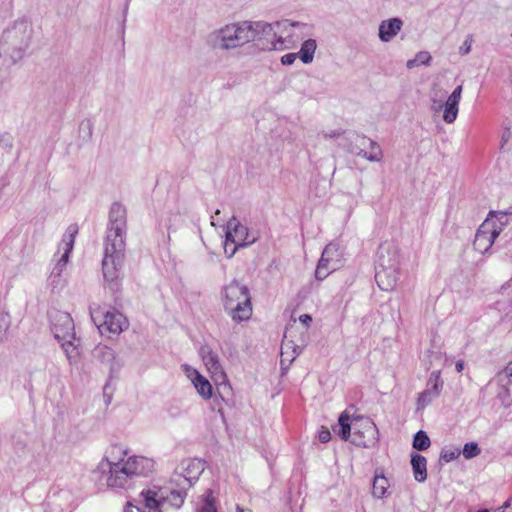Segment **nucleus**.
I'll return each mask as SVG.
<instances>
[{"label":"nucleus","mask_w":512,"mask_h":512,"mask_svg":"<svg viewBox=\"0 0 512 512\" xmlns=\"http://www.w3.org/2000/svg\"><path fill=\"white\" fill-rule=\"evenodd\" d=\"M127 456V450L111 446L98 463L96 470L105 477L109 488L125 489L138 477H148L155 471V461L142 455Z\"/></svg>","instance_id":"f257e3e1"},{"label":"nucleus","mask_w":512,"mask_h":512,"mask_svg":"<svg viewBox=\"0 0 512 512\" xmlns=\"http://www.w3.org/2000/svg\"><path fill=\"white\" fill-rule=\"evenodd\" d=\"M126 232V208L120 203H113L109 212L102 259V274L108 284H116L121 277L125 259Z\"/></svg>","instance_id":"f03ea898"},{"label":"nucleus","mask_w":512,"mask_h":512,"mask_svg":"<svg viewBox=\"0 0 512 512\" xmlns=\"http://www.w3.org/2000/svg\"><path fill=\"white\" fill-rule=\"evenodd\" d=\"M33 38V26L27 19L9 24L0 37V66L10 67L21 61Z\"/></svg>","instance_id":"7ed1b4c3"},{"label":"nucleus","mask_w":512,"mask_h":512,"mask_svg":"<svg viewBox=\"0 0 512 512\" xmlns=\"http://www.w3.org/2000/svg\"><path fill=\"white\" fill-rule=\"evenodd\" d=\"M250 21H236L212 30L206 36L209 48L219 52H229L244 47L251 42L252 32Z\"/></svg>","instance_id":"20e7f679"},{"label":"nucleus","mask_w":512,"mask_h":512,"mask_svg":"<svg viewBox=\"0 0 512 512\" xmlns=\"http://www.w3.org/2000/svg\"><path fill=\"white\" fill-rule=\"evenodd\" d=\"M225 312L235 323L248 321L252 316V302L248 287L234 280L223 286L220 293Z\"/></svg>","instance_id":"39448f33"},{"label":"nucleus","mask_w":512,"mask_h":512,"mask_svg":"<svg viewBox=\"0 0 512 512\" xmlns=\"http://www.w3.org/2000/svg\"><path fill=\"white\" fill-rule=\"evenodd\" d=\"M398 252L390 243L380 245L377 251L375 279L383 291H393L399 280Z\"/></svg>","instance_id":"423d86ee"},{"label":"nucleus","mask_w":512,"mask_h":512,"mask_svg":"<svg viewBox=\"0 0 512 512\" xmlns=\"http://www.w3.org/2000/svg\"><path fill=\"white\" fill-rule=\"evenodd\" d=\"M280 21L268 23L265 21H250L252 38L255 46L262 51L286 50L284 36L281 34Z\"/></svg>","instance_id":"0eeeda50"},{"label":"nucleus","mask_w":512,"mask_h":512,"mask_svg":"<svg viewBox=\"0 0 512 512\" xmlns=\"http://www.w3.org/2000/svg\"><path fill=\"white\" fill-rule=\"evenodd\" d=\"M78 231V225L71 224L67 227L63 234L62 241L59 245V251H63V253L57 260L49 276V283L53 289L62 285V273L68 263L70 253L73 250L75 237L78 234Z\"/></svg>","instance_id":"6e6552de"},{"label":"nucleus","mask_w":512,"mask_h":512,"mask_svg":"<svg viewBox=\"0 0 512 512\" xmlns=\"http://www.w3.org/2000/svg\"><path fill=\"white\" fill-rule=\"evenodd\" d=\"M344 264L343 253L340 245L336 242H331L325 246L322 255L318 261L315 278L318 281H323L332 272L340 269Z\"/></svg>","instance_id":"1a4fd4ad"},{"label":"nucleus","mask_w":512,"mask_h":512,"mask_svg":"<svg viewBox=\"0 0 512 512\" xmlns=\"http://www.w3.org/2000/svg\"><path fill=\"white\" fill-rule=\"evenodd\" d=\"M90 314L101 334H119L128 327L127 319L120 312L104 311L100 307H97L91 309Z\"/></svg>","instance_id":"9d476101"},{"label":"nucleus","mask_w":512,"mask_h":512,"mask_svg":"<svg viewBox=\"0 0 512 512\" xmlns=\"http://www.w3.org/2000/svg\"><path fill=\"white\" fill-rule=\"evenodd\" d=\"M353 432L351 442L359 447L371 448L376 446L379 440V432L376 424L367 417L353 418Z\"/></svg>","instance_id":"9b49d317"},{"label":"nucleus","mask_w":512,"mask_h":512,"mask_svg":"<svg viewBox=\"0 0 512 512\" xmlns=\"http://www.w3.org/2000/svg\"><path fill=\"white\" fill-rule=\"evenodd\" d=\"M255 238H250L246 226L240 224L235 218L227 223L224 242V251L228 257H232L238 247H244L252 244Z\"/></svg>","instance_id":"f8f14e48"},{"label":"nucleus","mask_w":512,"mask_h":512,"mask_svg":"<svg viewBox=\"0 0 512 512\" xmlns=\"http://www.w3.org/2000/svg\"><path fill=\"white\" fill-rule=\"evenodd\" d=\"M281 34L284 36L286 49L293 48L300 41L314 35V27L311 24L284 19L280 21Z\"/></svg>","instance_id":"ddd939ff"},{"label":"nucleus","mask_w":512,"mask_h":512,"mask_svg":"<svg viewBox=\"0 0 512 512\" xmlns=\"http://www.w3.org/2000/svg\"><path fill=\"white\" fill-rule=\"evenodd\" d=\"M350 152L369 162H380L383 159V151L379 144L365 136H356Z\"/></svg>","instance_id":"4468645a"},{"label":"nucleus","mask_w":512,"mask_h":512,"mask_svg":"<svg viewBox=\"0 0 512 512\" xmlns=\"http://www.w3.org/2000/svg\"><path fill=\"white\" fill-rule=\"evenodd\" d=\"M52 332L57 341L67 338H74L75 327L71 315L60 310L50 312Z\"/></svg>","instance_id":"2eb2a0df"},{"label":"nucleus","mask_w":512,"mask_h":512,"mask_svg":"<svg viewBox=\"0 0 512 512\" xmlns=\"http://www.w3.org/2000/svg\"><path fill=\"white\" fill-rule=\"evenodd\" d=\"M499 233L489 220L484 221L476 232L473 242L474 249L480 253L487 252Z\"/></svg>","instance_id":"dca6fc26"},{"label":"nucleus","mask_w":512,"mask_h":512,"mask_svg":"<svg viewBox=\"0 0 512 512\" xmlns=\"http://www.w3.org/2000/svg\"><path fill=\"white\" fill-rule=\"evenodd\" d=\"M443 389V380L439 370L433 371L427 381V388L418 395V409H423L437 398Z\"/></svg>","instance_id":"f3484780"},{"label":"nucleus","mask_w":512,"mask_h":512,"mask_svg":"<svg viewBox=\"0 0 512 512\" xmlns=\"http://www.w3.org/2000/svg\"><path fill=\"white\" fill-rule=\"evenodd\" d=\"M164 492L165 488L154 486L143 490L140 497L143 500L144 507L147 512H163L164 511Z\"/></svg>","instance_id":"a211bd4d"},{"label":"nucleus","mask_w":512,"mask_h":512,"mask_svg":"<svg viewBox=\"0 0 512 512\" xmlns=\"http://www.w3.org/2000/svg\"><path fill=\"white\" fill-rule=\"evenodd\" d=\"M462 92L463 86L458 85L444 102L442 118L445 123L452 124L457 119Z\"/></svg>","instance_id":"6ab92c4d"},{"label":"nucleus","mask_w":512,"mask_h":512,"mask_svg":"<svg viewBox=\"0 0 512 512\" xmlns=\"http://www.w3.org/2000/svg\"><path fill=\"white\" fill-rule=\"evenodd\" d=\"M185 375L190 379L197 393L205 400L212 397V385L196 369L189 365L182 366Z\"/></svg>","instance_id":"aec40b11"},{"label":"nucleus","mask_w":512,"mask_h":512,"mask_svg":"<svg viewBox=\"0 0 512 512\" xmlns=\"http://www.w3.org/2000/svg\"><path fill=\"white\" fill-rule=\"evenodd\" d=\"M403 24V21L398 17L381 21L378 28L380 41L384 43L392 41L402 30Z\"/></svg>","instance_id":"412c9836"},{"label":"nucleus","mask_w":512,"mask_h":512,"mask_svg":"<svg viewBox=\"0 0 512 512\" xmlns=\"http://www.w3.org/2000/svg\"><path fill=\"white\" fill-rule=\"evenodd\" d=\"M182 476L191 486L204 471V463L199 459H188L182 462Z\"/></svg>","instance_id":"4be33fe9"},{"label":"nucleus","mask_w":512,"mask_h":512,"mask_svg":"<svg viewBox=\"0 0 512 512\" xmlns=\"http://www.w3.org/2000/svg\"><path fill=\"white\" fill-rule=\"evenodd\" d=\"M202 360L208 371L216 377H224V371L220 364L218 355L213 352L209 347L201 348Z\"/></svg>","instance_id":"5701e85b"},{"label":"nucleus","mask_w":512,"mask_h":512,"mask_svg":"<svg viewBox=\"0 0 512 512\" xmlns=\"http://www.w3.org/2000/svg\"><path fill=\"white\" fill-rule=\"evenodd\" d=\"M63 349L66 358L70 365H75L79 362L81 351H80V339L74 335V338H67L58 341Z\"/></svg>","instance_id":"b1692460"},{"label":"nucleus","mask_w":512,"mask_h":512,"mask_svg":"<svg viewBox=\"0 0 512 512\" xmlns=\"http://www.w3.org/2000/svg\"><path fill=\"white\" fill-rule=\"evenodd\" d=\"M500 385L503 388L499 392V397L507 403L512 402V361L497 376Z\"/></svg>","instance_id":"393cba45"},{"label":"nucleus","mask_w":512,"mask_h":512,"mask_svg":"<svg viewBox=\"0 0 512 512\" xmlns=\"http://www.w3.org/2000/svg\"><path fill=\"white\" fill-rule=\"evenodd\" d=\"M390 481L384 476L382 471L378 469L375 471V475L372 481V496L375 499H383L390 495Z\"/></svg>","instance_id":"a878e982"},{"label":"nucleus","mask_w":512,"mask_h":512,"mask_svg":"<svg viewBox=\"0 0 512 512\" xmlns=\"http://www.w3.org/2000/svg\"><path fill=\"white\" fill-rule=\"evenodd\" d=\"M317 49V41L309 37L302 41L300 50L297 52L300 60L304 64H310L314 60V55Z\"/></svg>","instance_id":"bb28decb"},{"label":"nucleus","mask_w":512,"mask_h":512,"mask_svg":"<svg viewBox=\"0 0 512 512\" xmlns=\"http://www.w3.org/2000/svg\"><path fill=\"white\" fill-rule=\"evenodd\" d=\"M414 478L417 482H424L427 479V460L420 454H413L411 458Z\"/></svg>","instance_id":"cd10ccee"},{"label":"nucleus","mask_w":512,"mask_h":512,"mask_svg":"<svg viewBox=\"0 0 512 512\" xmlns=\"http://www.w3.org/2000/svg\"><path fill=\"white\" fill-rule=\"evenodd\" d=\"M186 498V492L185 491H178V490H167L165 488L164 492V510L166 507L170 506L172 508H180Z\"/></svg>","instance_id":"c85d7f7f"},{"label":"nucleus","mask_w":512,"mask_h":512,"mask_svg":"<svg viewBox=\"0 0 512 512\" xmlns=\"http://www.w3.org/2000/svg\"><path fill=\"white\" fill-rule=\"evenodd\" d=\"M339 429L334 431L341 437V439L347 441L350 437L352 438L353 432V419H350V416L347 412H342L338 419Z\"/></svg>","instance_id":"c756f323"},{"label":"nucleus","mask_w":512,"mask_h":512,"mask_svg":"<svg viewBox=\"0 0 512 512\" xmlns=\"http://www.w3.org/2000/svg\"><path fill=\"white\" fill-rule=\"evenodd\" d=\"M198 512H217L212 491L207 490L197 502Z\"/></svg>","instance_id":"7c9ffc66"},{"label":"nucleus","mask_w":512,"mask_h":512,"mask_svg":"<svg viewBox=\"0 0 512 512\" xmlns=\"http://www.w3.org/2000/svg\"><path fill=\"white\" fill-rule=\"evenodd\" d=\"M11 325V317L9 313L0 311V344L4 343L8 338V331Z\"/></svg>","instance_id":"2f4dec72"},{"label":"nucleus","mask_w":512,"mask_h":512,"mask_svg":"<svg viewBox=\"0 0 512 512\" xmlns=\"http://www.w3.org/2000/svg\"><path fill=\"white\" fill-rule=\"evenodd\" d=\"M95 356L106 364H111L115 359L114 350L107 346H98L95 349Z\"/></svg>","instance_id":"473e14b6"},{"label":"nucleus","mask_w":512,"mask_h":512,"mask_svg":"<svg viewBox=\"0 0 512 512\" xmlns=\"http://www.w3.org/2000/svg\"><path fill=\"white\" fill-rule=\"evenodd\" d=\"M430 439L426 432L420 430L418 431L413 440V448L419 451H424L430 447Z\"/></svg>","instance_id":"72a5a7b5"},{"label":"nucleus","mask_w":512,"mask_h":512,"mask_svg":"<svg viewBox=\"0 0 512 512\" xmlns=\"http://www.w3.org/2000/svg\"><path fill=\"white\" fill-rule=\"evenodd\" d=\"M481 453V449L475 442L466 443L463 447L462 454L465 459H472Z\"/></svg>","instance_id":"f704fd0d"},{"label":"nucleus","mask_w":512,"mask_h":512,"mask_svg":"<svg viewBox=\"0 0 512 512\" xmlns=\"http://www.w3.org/2000/svg\"><path fill=\"white\" fill-rule=\"evenodd\" d=\"M461 451L458 449V448H454V449H446V450H443L442 453H441V458L445 461V462H451L453 461L454 459L458 458L459 455H460Z\"/></svg>","instance_id":"c9c22d12"},{"label":"nucleus","mask_w":512,"mask_h":512,"mask_svg":"<svg viewBox=\"0 0 512 512\" xmlns=\"http://www.w3.org/2000/svg\"><path fill=\"white\" fill-rule=\"evenodd\" d=\"M431 59L432 57L427 51H420L415 56V61H417L419 65H429Z\"/></svg>","instance_id":"e433bc0d"},{"label":"nucleus","mask_w":512,"mask_h":512,"mask_svg":"<svg viewBox=\"0 0 512 512\" xmlns=\"http://www.w3.org/2000/svg\"><path fill=\"white\" fill-rule=\"evenodd\" d=\"M297 58H299L297 52L296 53H287L281 57L280 62L282 65L289 66V65H292Z\"/></svg>","instance_id":"4c0bfd02"},{"label":"nucleus","mask_w":512,"mask_h":512,"mask_svg":"<svg viewBox=\"0 0 512 512\" xmlns=\"http://www.w3.org/2000/svg\"><path fill=\"white\" fill-rule=\"evenodd\" d=\"M472 42H473V39H472V36H468L464 43L462 44V46L459 48V53L461 55H467L470 53L471 51V47H472Z\"/></svg>","instance_id":"58836bf2"},{"label":"nucleus","mask_w":512,"mask_h":512,"mask_svg":"<svg viewBox=\"0 0 512 512\" xmlns=\"http://www.w3.org/2000/svg\"><path fill=\"white\" fill-rule=\"evenodd\" d=\"M444 102L442 100L432 98L431 99V110L434 113H438L440 111H443Z\"/></svg>","instance_id":"ea45409f"},{"label":"nucleus","mask_w":512,"mask_h":512,"mask_svg":"<svg viewBox=\"0 0 512 512\" xmlns=\"http://www.w3.org/2000/svg\"><path fill=\"white\" fill-rule=\"evenodd\" d=\"M318 439L321 443H327L331 439V433L327 428H322L318 433Z\"/></svg>","instance_id":"a19ab883"},{"label":"nucleus","mask_w":512,"mask_h":512,"mask_svg":"<svg viewBox=\"0 0 512 512\" xmlns=\"http://www.w3.org/2000/svg\"><path fill=\"white\" fill-rule=\"evenodd\" d=\"M299 321L302 324L308 326L311 323V321H312V317L310 315H308V314H302V315L299 316Z\"/></svg>","instance_id":"79ce46f5"},{"label":"nucleus","mask_w":512,"mask_h":512,"mask_svg":"<svg viewBox=\"0 0 512 512\" xmlns=\"http://www.w3.org/2000/svg\"><path fill=\"white\" fill-rule=\"evenodd\" d=\"M501 512H512V498L505 501L501 507Z\"/></svg>","instance_id":"37998d69"},{"label":"nucleus","mask_w":512,"mask_h":512,"mask_svg":"<svg viewBox=\"0 0 512 512\" xmlns=\"http://www.w3.org/2000/svg\"><path fill=\"white\" fill-rule=\"evenodd\" d=\"M124 512H146L144 510H142L141 508L139 507H136V506H133L131 504H128L125 508V511Z\"/></svg>","instance_id":"c03bdc74"},{"label":"nucleus","mask_w":512,"mask_h":512,"mask_svg":"<svg viewBox=\"0 0 512 512\" xmlns=\"http://www.w3.org/2000/svg\"><path fill=\"white\" fill-rule=\"evenodd\" d=\"M416 66H419V64H418L417 61H415V58L408 60L407 63H406V67L408 69H412V68H414Z\"/></svg>","instance_id":"a18cd8bd"},{"label":"nucleus","mask_w":512,"mask_h":512,"mask_svg":"<svg viewBox=\"0 0 512 512\" xmlns=\"http://www.w3.org/2000/svg\"><path fill=\"white\" fill-rule=\"evenodd\" d=\"M455 368H456L457 372H462L464 369V362L462 360L457 361Z\"/></svg>","instance_id":"49530a36"},{"label":"nucleus","mask_w":512,"mask_h":512,"mask_svg":"<svg viewBox=\"0 0 512 512\" xmlns=\"http://www.w3.org/2000/svg\"><path fill=\"white\" fill-rule=\"evenodd\" d=\"M288 348H291V346L289 345V343H284V344H283V348H282V352H281L282 357H284V356L287 354L286 349H288Z\"/></svg>","instance_id":"de8ad7c7"},{"label":"nucleus","mask_w":512,"mask_h":512,"mask_svg":"<svg viewBox=\"0 0 512 512\" xmlns=\"http://www.w3.org/2000/svg\"><path fill=\"white\" fill-rule=\"evenodd\" d=\"M236 512H252L250 509L242 508L241 506H236Z\"/></svg>","instance_id":"09e8293b"},{"label":"nucleus","mask_w":512,"mask_h":512,"mask_svg":"<svg viewBox=\"0 0 512 512\" xmlns=\"http://www.w3.org/2000/svg\"><path fill=\"white\" fill-rule=\"evenodd\" d=\"M297 354H298V352H296V349H295V348H293V355L291 356V358H289V359H287V360H288V361H290V362H291V361H293V360L295 359V357H296V355H297Z\"/></svg>","instance_id":"8fccbe9b"},{"label":"nucleus","mask_w":512,"mask_h":512,"mask_svg":"<svg viewBox=\"0 0 512 512\" xmlns=\"http://www.w3.org/2000/svg\"><path fill=\"white\" fill-rule=\"evenodd\" d=\"M478 512H489L487 509L479 510Z\"/></svg>","instance_id":"3c124183"}]
</instances>
